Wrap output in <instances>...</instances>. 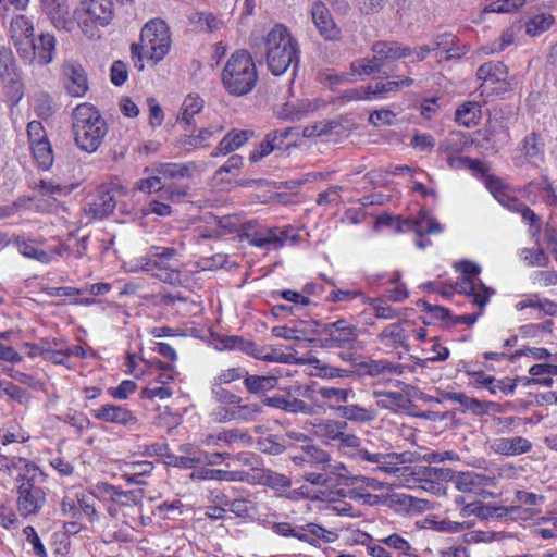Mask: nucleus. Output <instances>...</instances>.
Here are the masks:
<instances>
[{
	"label": "nucleus",
	"instance_id": "obj_6",
	"mask_svg": "<svg viewBox=\"0 0 557 557\" xmlns=\"http://www.w3.org/2000/svg\"><path fill=\"white\" fill-rule=\"evenodd\" d=\"M372 58L358 59L354 61L350 69L354 73L364 76L382 73V70L392 62L412 57L410 47L401 46L396 41H376L371 48Z\"/></svg>",
	"mask_w": 557,
	"mask_h": 557
},
{
	"label": "nucleus",
	"instance_id": "obj_35",
	"mask_svg": "<svg viewBox=\"0 0 557 557\" xmlns=\"http://www.w3.org/2000/svg\"><path fill=\"white\" fill-rule=\"evenodd\" d=\"M202 107L203 100L198 95H188L182 104V113L178 121L190 126L191 119L201 111Z\"/></svg>",
	"mask_w": 557,
	"mask_h": 557
},
{
	"label": "nucleus",
	"instance_id": "obj_27",
	"mask_svg": "<svg viewBox=\"0 0 557 557\" xmlns=\"http://www.w3.org/2000/svg\"><path fill=\"white\" fill-rule=\"evenodd\" d=\"M246 389L251 394H263L273 389L277 384V377L273 375H245Z\"/></svg>",
	"mask_w": 557,
	"mask_h": 557
},
{
	"label": "nucleus",
	"instance_id": "obj_17",
	"mask_svg": "<svg viewBox=\"0 0 557 557\" xmlns=\"http://www.w3.org/2000/svg\"><path fill=\"white\" fill-rule=\"evenodd\" d=\"M0 78L2 83L17 94L20 87V75L13 52L10 48H0Z\"/></svg>",
	"mask_w": 557,
	"mask_h": 557
},
{
	"label": "nucleus",
	"instance_id": "obj_8",
	"mask_svg": "<svg viewBox=\"0 0 557 557\" xmlns=\"http://www.w3.org/2000/svg\"><path fill=\"white\" fill-rule=\"evenodd\" d=\"M219 343L221 345L220 349H238L260 360L280 363H288L290 361V355L280 352L276 349H271V352H267L265 347H260L256 343L245 341L239 336H223Z\"/></svg>",
	"mask_w": 557,
	"mask_h": 557
},
{
	"label": "nucleus",
	"instance_id": "obj_52",
	"mask_svg": "<svg viewBox=\"0 0 557 557\" xmlns=\"http://www.w3.org/2000/svg\"><path fill=\"white\" fill-rule=\"evenodd\" d=\"M486 186L495 199L504 207L508 206V202L505 200L506 198H513L505 190L504 184L497 177H488Z\"/></svg>",
	"mask_w": 557,
	"mask_h": 557
},
{
	"label": "nucleus",
	"instance_id": "obj_28",
	"mask_svg": "<svg viewBox=\"0 0 557 557\" xmlns=\"http://www.w3.org/2000/svg\"><path fill=\"white\" fill-rule=\"evenodd\" d=\"M479 517L482 519H490L494 517H503L506 515L517 513L520 518H525L527 515H532L528 509H522L521 507L511 506V507H493L490 505L480 504Z\"/></svg>",
	"mask_w": 557,
	"mask_h": 557
},
{
	"label": "nucleus",
	"instance_id": "obj_25",
	"mask_svg": "<svg viewBox=\"0 0 557 557\" xmlns=\"http://www.w3.org/2000/svg\"><path fill=\"white\" fill-rule=\"evenodd\" d=\"M478 78L490 81L492 84L506 82L508 78L507 66L503 62H487L478 69Z\"/></svg>",
	"mask_w": 557,
	"mask_h": 557
},
{
	"label": "nucleus",
	"instance_id": "obj_20",
	"mask_svg": "<svg viewBox=\"0 0 557 557\" xmlns=\"http://www.w3.org/2000/svg\"><path fill=\"white\" fill-rule=\"evenodd\" d=\"M251 136L253 132L249 129H232L219 143L218 147L211 153L212 157L227 154L239 149Z\"/></svg>",
	"mask_w": 557,
	"mask_h": 557
},
{
	"label": "nucleus",
	"instance_id": "obj_18",
	"mask_svg": "<svg viewBox=\"0 0 557 557\" xmlns=\"http://www.w3.org/2000/svg\"><path fill=\"white\" fill-rule=\"evenodd\" d=\"M94 417L104 422L129 426L136 424V417L126 408L117 405H104L95 411Z\"/></svg>",
	"mask_w": 557,
	"mask_h": 557
},
{
	"label": "nucleus",
	"instance_id": "obj_58",
	"mask_svg": "<svg viewBox=\"0 0 557 557\" xmlns=\"http://www.w3.org/2000/svg\"><path fill=\"white\" fill-rule=\"evenodd\" d=\"M27 134L30 146L48 140L46 131L42 124L38 121H32L28 123Z\"/></svg>",
	"mask_w": 557,
	"mask_h": 557
},
{
	"label": "nucleus",
	"instance_id": "obj_21",
	"mask_svg": "<svg viewBox=\"0 0 557 557\" xmlns=\"http://www.w3.org/2000/svg\"><path fill=\"white\" fill-rule=\"evenodd\" d=\"M116 200L111 190L100 187L97 189L92 201L89 203V213L96 218H106L113 212Z\"/></svg>",
	"mask_w": 557,
	"mask_h": 557
},
{
	"label": "nucleus",
	"instance_id": "obj_56",
	"mask_svg": "<svg viewBox=\"0 0 557 557\" xmlns=\"http://www.w3.org/2000/svg\"><path fill=\"white\" fill-rule=\"evenodd\" d=\"M246 374H247V371L242 368H231V369L224 370L214 379V386H221L222 384H228L231 382H234L236 380L245 377Z\"/></svg>",
	"mask_w": 557,
	"mask_h": 557
},
{
	"label": "nucleus",
	"instance_id": "obj_57",
	"mask_svg": "<svg viewBox=\"0 0 557 557\" xmlns=\"http://www.w3.org/2000/svg\"><path fill=\"white\" fill-rule=\"evenodd\" d=\"M524 261L530 265L546 267L548 263V257L541 249H529L525 248L522 251Z\"/></svg>",
	"mask_w": 557,
	"mask_h": 557
},
{
	"label": "nucleus",
	"instance_id": "obj_60",
	"mask_svg": "<svg viewBox=\"0 0 557 557\" xmlns=\"http://www.w3.org/2000/svg\"><path fill=\"white\" fill-rule=\"evenodd\" d=\"M343 191V187L335 185L327 188L325 191L320 193L317 198V203L319 206H324L329 203H336L339 201L341 193Z\"/></svg>",
	"mask_w": 557,
	"mask_h": 557
},
{
	"label": "nucleus",
	"instance_id": "obj_34",
	"mask_svg": "<svg viewBox=\"0 0 557 557\" xmlns=\"http://www.w3.org/2000/svg\"><path fill=\"white\" fill-rule=\"evenodd\" d=\"M287 236L278 232L276 228H270L264 234H259L253 236L250 239V244L256 247H267L271 246L273 248H278L286 240Z\"/></svg>",
	"mask_w": 557,
	"mask_h": 557
},
{
	"label": "nucleus",
	"instance_id": "obj_19",
	"mask_svg": "<svg viewBox=\"0 0 557 557\" xmlns=\"http://www.w3.org/2000/svg\"><path fill=\"white\" fill-rule=\"evenodd\" d=\"M86 14L101 25L110 23L113 16V2L111 0H81Z\"/></svg>",
	"mask_w": 557,
	"mask_h": 557
},
{
	"label": "nucleus",
	"instance_id": "obj_14",
	"mask_svg": "<svg viewBox=\"0 0 557 557\" xmlns=\"http://www.w3.org/2000/svg\"><path fill=\"white\" fill-rule=\"evenodd\" d=\"M312 21L319 34L326 40H338L341 38V29L336 26L332 14L327 7L317 1L311 8Z\"/></svg>",
	"mask_w": 557,
	"mask_h": 557
},
{
	"label": "nucleus",
	"instance_id": "obj_48",
	"mask_svg": "<svg viewBox=\"0 0 557 557\" xmlns=\"http://www.w3.org/2000/svg\"><path fill=\"white\" fill-rule=\"evenodd\" d=\"M191 21L199 26L201 30L209 33L220 28L221 22L209 12H197L191 16Z\"/></svg>",
	"mask_w": 557,
	"mask_h": 557
},
{
	"label": "nucleus",
	"instance_id": "obj_32",
	"mask_svg": "<svg viewBox=\"0 0 557 557\" xmlns=\"http://www.w3.org/2000/svg\"><path fill=\"white\" fill-rule=\"evenodd\" d=\"M110 498L112 502L121 506H135L138 505L145 496L141 488L132 491H121L117 487H111Z\"/></svg>",
	"mask_w": 557,
	"mask_h": 557
},
{
	"label": "nucleus",
	"instance_id": "obj_49",
	"mask_svg": "<svg viewBox=\"0 0 557 557\" xmlns=\"http://www.w3.org/2000/svg\"><path fill=\"white\" fill-rule=\"evenodd\" d=\"M319 393L324 399L342 403H348L355 396L350 388L322 387Z\"/></svg>",
	"mask_w": 557,
	"mask_h": 557
},
{
	"label": "nucleus",
	"instance_id": "obj_4",
	"mask_svg": "<svg viewBox=\"0 0 557 557\" xmlns=\"http://www.w3.org/2000/svg\"><path fill=\"white\" fill-rule=\"evenodd\" d=\"M258 82L253 59L246 50L232 53L222 71V83L228 94L244 96L249 94Z\"/></svg>",
	"mask_w": 557,
	"mask_h": 557
},
{
	"label": "nucleus",
	"instance_id": "obj_10",
	"mask_svg": "<svg viewBox=\"0 0 557 557\" xmlns=\"http://www.w3.org/2000/svg\"><path fill=\"white\" fill-rule=\"evenodd\" d=\"M357 457L361 461L376 465V467L373 468L374 473L387 475H396L400 472L401 468H399L398 465L406 461L404 454L371 451L367 448L358 449Z\"/></svg>",
	"mask_w": 557,
	"mask_h": 557
},
{
	"label": "nucleus",
	"instance_id": "obj_13",
	"mask_svg": "<svg viewBox=\"0 0 557 557\" xmlns=\"http://www.w3.org/2000/svg\"><path fill=\"white\" fill-rule=\"evenodd\" d=\"M55 44L57 41L52 34L48 32L41 33L30 40V55L22 59L29 63L37 60L38 64L47 65L51 63L54 58Z\"/></svg>",
	"mask_w": 557,
	"mask_h": 557
},
{
	"label": "nucleus",
	"instance_id": "obj_22",
	"mask_svg": "<svg viewBox=\"0 0 557 557\" xmlns=\"http://www.w3.org/2000/svg\"><path fill=\"white\" fill-rule=\"evenodd\" d=\"M339 469H344V465H327L322 467V472H306L304 479L313 485L334 487L339 484L341 474L337 473Z\"/></svg>",
	"mask_w": 557,
	"mask_h": 557
},
{
	"label": "nucleus",
	"instance_id": "obj_1",
	"mask_svg": "<svg viewBox=\"0 0 557 557\" xmlns=\"http://www.w3.org/2000/svg\"><path fill=\"white\" fill-rule=\"evenodd\" d=\"M265 60L275 76L284 74L299 63L300 48L297 39L283 24H276L264 37Z\"/></svg>",
	"mask_w": 557,
	"mask_h": 557
},
{
	"label": "nucleus",
	"instance_id": "obj_62",
	"mask_svg": "<svg viewBox=\"0 0 557 557\" xmlns=\"http://www.w3.org/2000/svg\"><path fill=\"white\" fill-rule=\"evenodd\" d=\"M467 284L469 285V289H466L465 293L472 296L473 302L482 309L488 300V289L482 285L480 290H476L472 281H468Z\"/></svg>",
	"mask_w": 557,
	"mask_h": 557
},
{
	"label": "nucleus",
	"instance_id": "obj_30",
	"mask_svg": "<svg viewBox=\"0 0 557 557\" xmlns=\"http://www.w3.org/2000/svg\"><path fill=\"white\" fill-rule=\"evenodd\" d=\"M54 5L49 10V15L55 27L70 29L72 21L70 18L69 7L65 0H53Z\"/></svg>",
	"mask_w": 557,
	"mask_h": 557
},
{
	"label": "nucleus",
	"instance_id": "obj_41",
	"mask_svg": "<svg viewBox=\"0 0 557 557\" xmlns=\"http://www.w3.org/2000/svg\"><path fill=\"white\" fill-rule=\"evenodd\" d=\"M480 114V107L475 102H468L462 106H460L455 114V120L466 126L470 127L471 125L475 124L478 117Z\"/></svg>",
	"mask_w": 557,
	"mask_h": 557
},
{
	"label": "nucleus",
	"instance_id": "obj_51",
	"mask_svg": "<svg viewBox=\"0 0 557 557\" xmlns=\"http://www.w3.org/2000/svg\"><path fill=\"white\" fill-rule=\"evenodd\" d=\"M224 505L228 506V510L234 512L237 517H248L250 511L253 510L252 503L245 498H235L233 500H224Z\"/></svg>",
	"mask_w": 557,
	"mask_h": 557
},
{
	"label": "nucleus",
	"instance_id": "obj_46",
	"mask_svg": "<svg viewBox=\"0 0 557 557\" xmlns=\"http://www.w3.org/2000/svg\"><path fill=\"white\" fill-rule=\"evenodd\" d=\"M15 244L20 252L26 258L38 260L42 263L49 262L48 253L41 249L36 248L32 243L26 242L24 238L16 237Z\"/></svg>",
	"mask_w": 557,
	"mask_h": 557
},
{
	"label": "nucleus",
	"instance_id": "obj_42",
	"mask_svg": "<svg viewBox=\"0 0 557 557\" xmlns=\"http://www.w3.org/2000/svg\"><path fill=\"white\" fill-rule=\"evenodd\" d=\"M156 172L165 178L189 177L191 175V165L183 163H161L156 168Z\"/></svg>",
	"mask_w": 557,
	"mask_h": 557
},
{
	"label": "nucleus",
	"instance_id": "obj_26",
	"mask_svg": "<svg viewBox=\"0 0 557 557\" xmlns=\"http://www.w3.org/2000/svg\"><path fill=\"white\" fill-rule=\"evenodd\" d=\"M337 411L347 420L362 423L373 421L377 416L374 409L360 407L358 405L338 406Z\"/></svg>",
	"mask_w": 557,
	"mask_h": 557
},
{
	"label": "nucleus",
	"instance_id": "obj_40",
	"mask_svg": "<svg viewBox=\"0 0 557 557\" xmlns=\"http://www.w3.org/2000/svg\"><path fill=\"white\" fill-rule=\"evenodd\" d=\"M361 367L364 368V371L369 375H377L385 372L400 375L404 371V366L393 364L386 360H370L368 362H362Z\"/></svg>",
	"mask_w": 557,
	"mask_h": 557
},
{
	"label": "nucleus",
	"instance_id": "obj_39",
	"mask_svg": "<svg viewBox=\"0 0 557 557\" xmlns=\"http://www.w3.org/2000/svg\"><path fill=\"white\" fill-rule=\"evenodd\" d=\"M373 395L380 398L376 403L379 407L391 410L404 408L407 400L406 396L399 392L374 391Z\"/></svg>",
	"mask_w": 557,
	"mask_h": 557
},
{
	"label": "nucleus",
	"instance_id": "obj_2",
	"mask_svg": "<svg viewBox=\"0 0 557 557\" xmlns=\"http://www.w3.org/2000/svg\"><path fill=\"white\" fill-rule=\"evenodd\" d=\"M171 33L168 24L161 18L148 21L140 32V41L131 46L135 67L144 70V58L153 62L162 61L171 48Z\"/></svg>",
	"mask_w": 557,
	"mask_h": 557
},
{
	"label": "nucleus",
	"instance_id": "obj_45",
	"mask_svg": "<svg viewBox=\"0 0 557 557\" xmlns=\"http://www.w3.org/2000/svg\"><path fill=\"white\" fill-rule=\"evenodd\" d=\"M554 22V17L550 14H536L531 17L525 24V32L530 36H536L547 30Z\"/></svg>",
	"mask_w": 557,
	"mask_h": 557
},
{
	"label": "nucleus",
	"instance_id": "obj_29",
	"mask_svg": "<svg viewBox=\"0 0 557 557\" xmlns=\"http://www.w3.org/2000/svg\"><path fill=\"white\" fill-rule=\"evenodd\" d=\"M509 210L520 213L524 221L530 223V228L533 234L537 233L541 228L540 218L523 202L517 198H506Z\"/></svg>",
	"mask_w": 557,
	"mask_h": 557
},
{
	"label": "nucleus",
	"instance_id": "obj_54",
	"mask_svg": "<svg viewBox=\"0 0 557 557\" xmlns=\"http://www.w3.org/2000/svg\"><path fill=\"white\" fill-rule=\"evenodd\" d=\"M523 152L530 158L539 157L543 151V144L535 133H531L523 140Z\"/></svg>",
	"mask_w": 557,
	"mask_h": 557
},
{
	"label": "nucleus",
	"instance_id": "obj_47",
	"mask_svg": "<svg viewBox=\"0 0 557 557\" xmlns=\"http://www.w3.org/2000/svg\"><path fill=\"white\" fill-rule=\"evenodd\" d=\"M456 37L450 34H443L436 37L434 50H444L447 52L446 59L460 58L465 52L460 49H451L450 46L455 45Z\"/></svg>",
	"mask_w": 557,
	"mask_h": 557
},
{
	"label": "nucleus",
	"instance_id": "obj_11",
	"mask_svg": "<svg viewBox=\"0 0 557 557\" xmlns=\"http://www.w3.org/2000/svg\"><path fill=\"white\" fill-rule=\"evenodd\" d=\"M64 88L72 97H83L88 90V78L84 67L76 61H66L61 67Z\"/></svg>",
	"mask_w": 557,
	"mask_h": 557
},
{
	"label": "nucleus",
	"instance_id": "obj_64",
	"mask_svg": "<svg viewBox=\"0 0 557 557\" xmlns=\"http://www.w3.org/2000/svg\"><path fill=\"white\" fill-rule=\"evenodd\" d=\"M127 67L123 61H115L111 66V81L114 85L121 86L127 79Z\"/></svg>",
	"mask_w": 557,
	"mask_h": 557
},
{
	"label": "nucleus",
	"instance_id": "obj_16",
	"mask_svg": "<svg viewBox=\"0 0 557 557\" xmlns=\"http://www.w3.org/2000/svg\"><path fill=\"white\" fill-rule=\"evenodd\" d=\"M532 447V443L522 436L515 437H497L494 438L490 448L495 454H500L505 456H517L524 453H528Z\"/></svg>",
	"mask_w": 557,
	"mask_h": 557
},
{
	"label": "nucleus",
	"instance_id": "obj_38",
	"mask_svg": "<svg viewBox=\"0 0 557 557\" xmlns=\"http://www.w3.org/2000/svg\"><path fill=\"white\" fill-rule=\"evenodd\" d=\"M516 308L519 311H521L525 308L534 309L536 311V317L539 319L543 318L546 314L554 315L557 313V304H555L548 299H544L543 301H534L532 299L522 300L516 305Z\"/></svg>",
	"mask_w": 557,
	"mask_h": 557
},
{
	"label": "nucleus",
	"instance_id": "obj_31",
	"mask_svg": "<svg viewBox=\"0 0 557 557\" xmlns=\"http://www.w3.org/2000/svg\"><path fill=\"white\" fill-rule=\"evenodd\" d=\"M414 473L426 482H449L453 479V470L443 467H419Z\"/></svg>",
	"mask_w": 557,
	"mask_h": 557
},
{
	"label": "nucleus",
	"instance_id": "obj_36",
	"mask_svg": "<svg viewBox=\"0 0 557 557\" xmlns=\"http://www.w3.org/2000/svg\"><path fill=\"white\" fill-rule=\"evenodd\" d=\"M457 490L465 493H472L480 486V475L474 472H456L453 470V479Z\"/></svg>",
	"mask_w": 557,
	"mask_h": 557
},
{
	"label": "nucleus",
	"instance_id": "obj_3",
	"mask_svg": "<svg viewBox=\"0 0 557 557\" xmlns=\"http://www.w3.org/2000/svg\"><path fill=\"white\" fill-rule=\"evenodd\" d=\"M72 128L77 147L92 153L103 143L108 133V125L96 107L90 103H81L73 110Z\"/></svg>",
	"mask_w": 557,
	"mask_h": 557
},
{
	"label": "nucleus",
	"instance_id": "obj_24",
	"mask_svg": "<svg viewBox=\"0 0 557 557\" xmlns=\"http://www.w3.org/2000/svg\"><path fill=\"white\" fill-rule=\"evenodd\" d=\"M469 136L462 132H451L440 144L438 152L442 156L459 153L470 145Z\"/></svg>",
	"mask_w": 557,
	"mask_h": 557
},
{
	"label": "nucleus",
	"instance_id": "obj_12",
	"mask_svg": "<svg viewBox=\"0 0 557 557\" xmlns=\"http://www.w3.org/2000/svg\"><path fill=\"white\" fill-rule=\"evenodd\" d=\"M251 443V436L238 429L222 430L214 434H209L205 444L209 447L227 448L235 450Z\"/></svg>",
	"mask_w": 557,
	"mask_h": 557
},
{
	"label": "nucleus",
	"instance_id": "obj_44",
	"mask_svg": "<svg viewBox=\"0 0 557 557\" xmlns=\"http://www.w3.org/2000/svg\"><path fill=\"white\" fill-rule=\"evenodd\" d=\"M30 148L39 166L48 170L53 163V152L49 140L32 145Z\"/></svg>",
	"mask_w": 557,
	"mask_h": 557
},
{
	"label": "nucleus",
	"instance_id": "obj_63",
	"mask_svg": "<svg viewBox=\"0 0 557 557\" xmlns=\"http://www.w3.org/2000/svg\"><path fill=\"white\" fill-rule=\"evenodd\" d=\"M223 131L222 125L209 126L200 129L199 134L196 135V144H199L200 147L208 146V143L211 138H216Z\"/></svg>",
	"mask_w": 557,
	"mask_h": 557
},
{
	"label": "nucleus",
	"instance_id": "obj_9",
	"mask_svg": "<svg viewBox=\"0 0 557 557\" xmlns=\"http://www.w3.org/2000/svg\"><path fill=\"white\" fill-rule=\"evenodd\" d=\"M10 38L21 58L30 55V40L35 37L33 21L24 15L16 14L10 22Z\"/></svg>",
	"mask_w": 557,
	"mask_h": 557
},
{
	"label": "nucleus",
	"instance_id": "obj_43",
	"mask_svg": "<svg viewBox=\"0 0 557 557\" xmlns=\"http://www.w3.org/2000/svg\"><path fill=\"white\" fill-rule=\"evenodd\" d=\"M275 134L276 133H269L264 140L259 144V147L250 153L249 160L251 162H258L274 150H282L281 143H275Z\"/></svg>",
	"mask_w": 557,
	"mask_h": 557
},
{
	"label": "nucleus",
	"instance_id": "obj_37",
	"mask_svg": "<svg viewBox=\"0 0 557 557\" xmlns=\"http://www.w3.org/2000/svg\"><path fill=\"white\" fill-rule=\"evenodd\" d=\"M413 84V79L411 77H404L399 81H386V82H376L368 86V91L373 95H381L386 92H396L404 87H409Z\"/></svg>",
	"mask_w": 557,
	"mask_h": 557
},
{
	"label": "nucleus",
	"instance_id": "obj_5",
	"mask_svg": "<svg viewBox=\"0 0 557 557\" xmlns=\"http://www.w3.org/2000/svg\"><path fill=\"white\" fill-rule=\"evenodd\" d=\"M16 481L17 510L21 516L28 517L38 513L46 504V491L42 486L45 473L35 465L26 463Z\"/></svg>",
	"mask_w": 557,
	"mask_h": 557
},
{
	"label": "nucleus",
	"instance_id": "obj_33",
	"mask_svg": "<svg viewBox=\"0 0 557 557\" xmlns=\"http://www.w3.org/2000/svg\"><path fill=\"white\" fill-rule=\"evenodd\" d=\"M298 459L306 462L321 465L322 467L331 465L330 455L324 449L313 444L302 446V455L300 457H295V460Z\"/></svg>",
	"mask_w": 557,
	"mask_h": 557
},
{
	"label": "nucleus",
	"instance_id": "obj_23",
	"mask_svg": "<svg viewBox=\"0 0 557 557\" xmlns=\"http://www.w3.org/2000/svg\"><path fill=\"white\" fill-rule=\"evenodd\" d=\"M407 324L406 321L404 322H396L387 325L380 334L379 338L381 342L385 343L388 346L392 347H405L407 348V333L404 329V325Z\"/></svg>",
	"mask_w": 557,
	"mask_h": 557
},
{
	"label": "nucleus",
	"instance_id": "obj_53",
	"mask_svg": "<svg viewBox=\"0 0 557 557\" xmlns=\"http://www.w3.org/2000/svg\"><path fill=\"white\" fill-rule=\"evenodd\" d=\"M345 422H337L334 420H325L323 421L319 428L321 432L329 437L330 440H339L343 436V431L346 428Z\"/></svg>",
	"mask_w": 557,
	"mask_h": 557
},
{
	"label": "nucleus",
	"instance_id": "obj_7",
	"mask_svg": "<svg viewBox=\"0 0 557 557\" xmlns=\"http://www.w3.org/2000/svg\"><path fill=\"white\" fill-rule=\"evenodd\" d=\"M315 342L322 348H341L352 350L358 347V330L357 326L348 323L344 319L324 324L320 332V336Z\"/></svg>",
	"mask_w": 557,
	"mask_h": 557
},
{
	"label": "nucleus",
	"instance_id": "obj_61",
	"mask_svg": "<svg viewBox=\"0 0 557 557\" xmlns=\"http://www.w3.org/2000/svg\"><path fill=\"white\" fill-rule=\"evenodd\" d=\"M284 410L292 413L301 412L309 416L314 413L312 406L298 398H287Z\"/></svg>",
	"mask_w": 557,
	"mask_h": 557
},
{
	"label": "nucleus",
	"instance_id": "obj_59",
	"mask_svg": "<svg viewBox=\"0 0 557 557\" xmlns=\"http://www.w3.org/2000/svg\"><path fill=\"white\" fill-rule=\"evenodd\" d=\"M272 334L280 338L301 341L306 338L305 331L297 327L274 326Z\"/></svg>",
	"mask_w": 557,
	"mask_h": 557
},
{
	"label": "nucleus",
	"instance_id": "obj_15",
	"mask_svg": "<svg viewBox=\"0 0 557 557\" xmlns=\"http://www.w3.org/2000/svg\"><path fill=\"white\" fill-rule=\"evenodd\" d=\"M397 231L414 232L418 236H422L423 234H440L442 226L424 209H421L416 218L399 221L397 223Z\"/></svg>",
	"mask_w": 557,
	"mask_h": 557
},
{
	"label": "nucleus",
	"instance_id": "obj_50",
	"mask_svg": "<svg viewBox=\"0 0 557 557\" xmlns=\"http://www.w3.org/2000/svg\"><path fill=\"white\" fill-rule=\"evenodd\" d=\"M371 306L379 319L392 320L400 315V310L392 308L381 298L373 299Z\"/></svg>",
	"mask_w": 557,
	"mask_h": 557
},
{
	"label": "nucleus",
	"instance_id": "obj_55",
	"mask_svg": "<svg viewBox=\"0 0 557 557\" xmlns=\"http://www.w3.org/2000/svg\"><path fill=\"white\" fill-rule=\"evenodd\" d=\"M23 534L25 535L27 542L32 544L34 554L39 557H47V552L41 543L36 530L28 525L23 529Z\"/></svg>",
	"mask_w": 557,
	"mask_h": 557
}]
</instances>
